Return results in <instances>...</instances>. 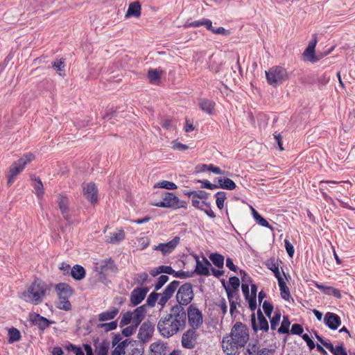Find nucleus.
Instances as JSON below:
<instances>
[{
    "label": "nucleus",
    "mask_w": 355,
    "mask_h": 355,
    "mask_svg": "<svg viewBox=\"0 0 355 355\" xmlns=\"http://www.w3.org/2000/svg\"><path fill=\"white\" fill-rule=\"evenodd\" d=\"M187 313L180 305L172 306L170 313L162 318L157 324V329L161 335L169 338L183 329L186 326Z\"/></svg>",
    "instance_id": "f257e3e1"
},
{
    "label": "nucleus",
    "mask_w": 355,
    "mask_h": 355,
    "mask_svg": "<svg viewBox=\"0 0 355 355\" xmlns=\"http://www.w3.org/2000/svg\"><path fill=\"white\" fill-rule=\"evenodd\" d=\"M249 331L246 325L237 322L233 326L230 335L224 337L222 341L223 351L227 355H234L239 348L243 347L249 340Z\"/></svg>",
    "instance_id": "f03ea898"
},
{
    "label": "nucleus",
    "mask_w": 355,
    "mask_h": 355,
    "mask_svg": "<svg viewBox=\"0 0 355 355\" xmlns=\"http://www.w3.org/2000/svg\"><path fill=\"white\" fill-rule=\"evenodd\" d=\"M47 285L40 279H35L26 291L20 295V298L26 302L37 305L40 304L47 291Z\"/></svg>",
    "instance_id": "7ed1b4c3"
},
{
    "label": "nucleus",
    "mask_w": 355,
    "mask_h": 355,
    "mask_svg": "<svg viewBox=\"0 0 355 355\" xmlns=\"http://www.w3.org/2000/svg\"><path fill=\"white\" fill-rule=\"evenodd\" d=\"M268 83L276 87L289 78L286 69L280 66H274L265 71Z\"/></svg>",
    "instance_id": "20e7f679"
},
{
    "label": "nucleus",
    "mask_w": 355,
    "mask_h": 355,
    "mask_svg": "<svg viewBox=\"0 0 355 355\" xmlns=\"http://www.w3.org/2000/svg\"><path fill=\"white\" fill-rule=\"evenodd\" d=\"M35 159V155L33 153H28L24 154L17 162H15L10 167L9 174L8 175V185L10 187L15 181V177L19 174L26 164L30 163Z\"/></svg>",
    "instance_id": "39448f33"
},
{
    "label": "nucleus",
    "mask_w": 355,
    "mask_h": 355,
    "mask_svg": "<svg viewBox=\"0 0 355 355\" xmlns=\"http://www.w3.org/2000/svg\"><path fill=\"white\" fill-rule=\"evenodd\" d=\"M55 290L59 299L57 307L64 311L70 310L71 305L69 299L73 293L72 288L67 284L60 283L56 285Z\"/></svg>",
    "instance_id": "423d86ee"
},
{
    "label": "nucleus",
    "mask_w": 355,
    "mask_h": 355,
    "mask_svg": "<svg viewBox=\"0 0 355 355\" xmlns=\"http://www.w3.org/2000/svg\"><path fill=\"white\" fill-rule=\"evenodd\" d=\"M175 297L178 303L177 305L184 307V306L189 304L194 297L192 284L185 283L180 286L177 291Z\"/></svg>",
    "instance_id": "0eeeda50"
},
{
    "label": "nucleus",
    "mask_w": 355,
    "mask_h": 355,
    "mask_svg": "<svg viewBox=\"0 0 355 355\" xmlns=\"http://www.w3.org/2000/svg\"><path fill=\"white\" fill-rule=\"evenodd\" d=\"M153 205L158 207L173 209L183 207L184 206V202L180 201L178 197L172 193L168 192L164 193L161 201L154 203Z\"/></svg>",
    "instance_id": "6e6552de"
},
{
    "label": "nucleus",
    "mask_w": 355,
    "mask_h": 355,
    "mask_svg": "<svg viewBox=\"0 0 355 355\" xmlns=\"http://www.w3.org/2000/svg\"><path fill=\"white\" fill-rule=\"evenodd\" d=\"M187 317L191 329H198L203 322L201 311L193 304L189 306Z\"/></svg>",
    "instance_id": "1a4fd4ad"
},
{
    "label": "nucleus",
    "mask_w": 355,
    "mask_h": 355,
    "mask_svg": "<svg viewBox=\"0 0 355 355\" xmlns=\"http://www.w3.org/2000/svg\"><path fill=\"white\" fill-rule=\"evenodd\" d=\"M179 285L180 282L174 280L166 287L163 293H159L157 304L160 306L161 309L164 308L168 300L173 296Z\"/></svg>",
    "instance_id": "9d476101"
},
{
    "label": "nucleus",
    "mask_w": 355,
    "mask_h": 355,
    "mask_svg": "<svg viewBox=\"0 0 355 355\" xmlns=\"http://www.w3.org/2000/svg\"><path fill=\"white\" fill-rule=\"evenodd\" d=\"M198 336L197 329H189L182 336L181 342L182 347L189 349H193L197 344Z\"/></svg>",
    "instance_id": "9b49d317"
},
{
    "label": "nucleus",
    "mask_w": 355,
    "mask_h": 355,
    "mask_svg": "<svg viewBox=\"0 0 355 355\" xmlns=\"http://www.w3.org/2000/svg\"><path fill=\"white\" fill-rule=\"evenodd\" d=\"M251 323L254 332H257L258 330L266 332L268 331L269 326L268 320L263 316L261 309L257 311V319H256L254 313L252 314Z\"/></svg>",
    "instance_id": "f8f14e48"
},
{
    "label": "nucleus",
    "mask_w": 355,
    "mask_h": 355,
    "mask_svg": "<svg viewBox=\"0 0 355 355\" xmlns=\"http://www.w3.org/2000/svg\"><path fill=\"white\" fill-rule=\"evenodd\" d=\"M83 193L85 198L94 205L98 201V189L96 184L93 182L83 183L82 184Z\"/></svg>",
    "instance_id": "ddd939ff"
},
{
    "label": "nucleus",
    "mask_w": 355,
    "mask_h": 355,
    "mask_svg": "<svg viewBox=\"0 0 355 355\" xmlns=\"http://www.w3.org/2000/svg\"><path fill=\"white\" fill-rule=\"evenodd\" d=\"M179 236H175L171 241L167 243H159L154 245L153 250L161 251L163 255L171 253L180 243Z\"/></svg>",
    "instance_id": "4468645a"
},
{
    "label": "nucleus",
    "mask_w": 355,
    "mask_h": 355,
    "mask_svg": "<svg viewBox=\"0 0 355 355\" xmlns=\"http://www.w3.org/2000/svg\"><path fill=\"white\" fill-rule=\"evenodd\" d=\"M195 259L196 261L195 272L198 275H209V267H210L211 265L210 262L207 260V259L205 257H202L203 263L200 261L199 257L198 256H195Z\"/></svg>",
    "instance_id": "2eb2a0df"
},
{
    "label": "nucleus",
    "mask_w": 355,
    "mask_h": 355,
    "mask_svg": "<svg viewBox=\"0 0 355 355\" xmlns=\"http://www.w3.org/2000/svg\"><path fill=\"white\" fill-rule=\"evenodd\" d=\"M324 322L330 329L335 330L341 324V319L337 314L327 312L324 315Z\"/></svg>",
    "instance_id": "dca6fc26"
},
{
    "label": "nucleus",
    "mask_w": 355,
    "mask_h": 355,
    "mask_svg": "<svg viewBox=\"0 0 355 355\" xmlns=\"http://www.w3.org/2000/svg\"><path fill=\"white\" fill-rule=\"evenodd\" d=\"M148 289L147 288H136L130 294V302L133 306L140 304L145 298Z\"/></svg>",
    "instance_id": "f3484780"
},
{
    "label": "nucleus",
    "mask_w": 355,
    "mask_h": 355,
    "mask_svg": "<svg viewBox=\"0 0 355 355\" xmlns=\"http://www.w3.org/2000/svg\"><path fill=\"white\" fill-rule=\"evenodd\" d=\"M154 327L150 322H144L139 330L138 338L143 342L149 340L153 333Z\"/></svg>",
    "instance_id": "a211bd4d"
},
{
    "label": "nucleus",
    "mask_w": 355,
    "mask_h": 355,
    "mask_svg": "<svg viewBox=\"0 0 355 355\" xmlns=\"http://www.w3.org/2000/svg\"><path fill=\"white\" fill-rule=\"evenodd\" d=\"M30 318L32 323L34 325L37 326L41 330H44L51 324L53 323V321L49 320L47 318L40 315L38 313H33L30 316Z\"/></svg>",
    "instance_id": "6ab92c4d"
},
{
    "label": "nucleus",
    "mask_w": 355,
    "mask_h": 355,
    "mask_svg": "<svg viewBox=\"0 0 355 355\" xmlns=\"http://www.w3.org/2000/svg\"><path fill=\"white\" fill-rule=\"evenodd\" d=\"M57 203L58 205L59 209L67 220H69V199L66 196L59 194L57 198Z\"/></svg>",
    "instance_id": "aec40b11"
},
{
    "label": "nucleus",
    "mask_w": 355,
    "mask_h": 355,
    "mask_svg": "<svg viewBox=\"0 0 355 355\" xmlns=\"http://www.w3.org/2000/svg\"><path fill=\"white\" fill-rule=\"evenodd\" d=\"M168 352L167 345L161 341L153 343L150 346V355H166Z\"/></svg>",
    "instance_id": "412c9836"
},
{
    "label": "nucleus",
    "mask_w": 355,
    "mask_h": 355,
    "mask_svg": "<svg viewBox=\"0 0 355 355\" xmlns=\"http://www.w3.org/2000/svg\"><path fill=\"white\" fill-rule=\"evenodd\" d=\"M131 312L132 314L133 324L136 326H139L145 317L146 313V305H141Z\"/></svg>",
    "instance_id": "4be33fe9"
},
{
    "label": "nucleus",
    "mask_w": 355,
    "mask_h": 355,
    "mask_svg": "<svg viewBox=\"0 0 355 355\" xmlns=\"http://www.w3.org/2000/svg\"><path fill=\"white\" fill-rule=\"evenodd\" d=\"M315 286L318 288L322 293L329 295H333L337 298L341 297V294L339 290L334 288L331 286H324L323 284H319L317 282H314Z\"/></svg>",
    "instance_id": "5701e85b"
},
{
    "label": "nucleus",
    "mask_w": 355,
    "mask_h": 355,
    "mask_svg": "<svg viewBox=\"0 0 355 355\" xmlns=\"http://www.w3.org/2000/svg\"><path fill=\"white\" fill-rule=\"evenodd\" d=\"M279 262L281 263V261L272 258L268 260L266 263L267 268L272 271L278 282L279 279H284L279 269Z\"/></svg>",
    "instance_id": "b1692460"
},
{
    "label": "nucleus",
    "mask_w": 355,
    "mask_h": 355,
    "mask_svg": "<svg viewBox=\"0 0 355 355\" xmlns=\"http://www.w3.org/2000/svg\"><path fill=\"white\" fill-rule=\"evenodd\" d=\"M119 313V309L112 307L106 311L102 312L98 315V320L104 322L114 319Z\"/></svg>",
    "instance_id": "393cba45"
},
{
    "label": "nucleus",
    "mask_w": 355,
    "mask_h": 355,
    "mask_svg": "<svg viewBox=\"0 0 355 355\" xmlns=\"http://www.w3.org/2000/svg\"><path fill=\"white\" fill-rule=\"evenodd\" d=\"M125 239V232L123 230H119L115 232H110L107 236V241L110 243H116Z\"/></svg>",
    "instance_id": "a878e982"
},
{
    "label": "nucleus",
    "mask_w": 355,
    "mask_h": 355,
    "mask_svg": "<svg viewBox=\"0 0 355 355\" xmlns=\"http://www.w3.org/2000/svg\"><path fill=\"white\" fill-rule=\"evenodd\" d=\"M85 270L80 265H75L71 269V275L76 280H81L85 277Z\"/></svg>",
    "instance_id": "bb28decb"
},
{
    "label": "nucleus",
    "mask_w": 355,
    "mask_h": 355,
    "mask_svg": "<svg viewBox=\"0 0 355 355\" xmlns=\"http://www.w3.org/2000/svg\"><path fill=\"white\" fill-rule=\"evenodd\" d=\"M162 71L159 69H150L148 72L149 82L152 84H158L160 81Z\"/></svg>",
    "instance_id": "cd10ccee"
},
{
    "label": "nucleus",
    "mask_w": 355,
    "mask_h": 355,
    "mask_svg": "<svg viewBox=\"0 0 355 355\" xmlns=\"http://www.w3.org/2000/svg\"><path fill=\"white\" fill-rule=\"evenodd\" d=\"M199 106L202 111L211 114L214 110L215 103L208 99H201L199 102Z\"/></svg>",
    "instance_id": "c85d7f7f"
},
{
    "label": "nucleus",
    "mask_w": 355,
    "mask_h": 355,
    "mask_svg": "<svg viewBox=\"0 0 355 355\" xmlns=\"http://www.w3.org/2000/svg\"><path fill=\"white\" fill-rule=\"evenodd\" d=\"M141 14V5L138 1L131 3L129 6L126 16L139 17Z\"/></svg>",
    "instance_id": "c756f323"
},
{
    "label": "nucleus",
    "mask_w": 355,
    "mask_h": 355,
    "mask_svg": "<svg viewBox=\"0 0 355 355\" xmlns=\"http://www.w3.org/2000/svg\"><path fill=\"white\" fill-rule=\"evenodd\" d=\"M278 285L279 287L280 294H281L282 297L284 300L288 301L291 297L289 288L286 286V284L284 279H279V281L278 282Z\"/></svg>",
    "instance_id": "7c9ffc66"
},
{
    "label": "nucleus",
    "mask_w": 355,
    "mask_h": 355,
    "mask_svg": "<svg viewBox=\"0 0 355 355\" xmlns=\"http://www.w3.org/2000/svg\"><path fill=\"white\" fill-rule=\"evenodd\" d=\"M218 188H222L227 190H233L236 188V184L231 179L225 178H218Z\"/></svg>",
    "instance_id": "2f4dec72"
},
{
    "label": "nucleus",
    "mask_w": 355,
    "mask_h": 355,
    "mask_svg": "<svg viewBox=\"0 0 355 355\" xmlns=\"http://www.w3.org/2000/svg\"><path fill=\"white\" fill-rule=\"evenodd\" d=\"M211 24V21L209 19L202 18L200 20H196L194 21H192L191 23H187L185 26L187 28L190 27H199L200 26H204L205 28H210Z\"/></svg>",
    "instance_id": "473e14b6"
},
{
    "label": "nucleus",
    "mask_w": 355,
    "mask_h": 355,
    "mask_svg": "<svg viewBox=\"0 0 355 355\" xmlns=\"http://www.w3.org/2000/svg\"><path fill=\"white\" fill-rule=\"evenodd\" d=\"M209 259L218 268H222L224 265V257L218 253H211L209 256Z\"/></svg>",
    "instance_id": "72a5a7b5"
},
{
    "label": "nucleus",
    "mask_w": 355,
    "mask_h": 355,
    "mask_svg": "<svg viewBox=\"0 0 355 355\" xmlns=\"http://www.w3.org/2000/svg\"><path fill=\"white\" fill-rule=\"evenodd\" d=\"M109 349L110 342L107 340H103L96 346L95 352L96 355H108Z\"/></svg>",
    "instance_id": "f704fd0d"
},
{
    "label": "nucleus",
    "mask_w": 355,
    "mask_h": 355,
    "mask_svg": "<svg viewBox=\"0 0 355 355\" xmlns=\"http://www.w3.org/2000/svg\"><path fill=\"white\" fill-rule=\"evenodd\" d=\"M227 297L230 301V312L231 315H233L234 313V311L236 310V307L238 305L237 297L235 296L234 292H231L227 289Z\"/></svg>",
    "instance_id": "c9c22d12"
},
{
    "label": "nucleus",
    "mask_w": 355,
    "mask_h": 355,
    "mask_svg": "<svg viewBox=\"0 0 355 355\" xmlns=\"http://www.w3.org/2000/svg\"><path fill=\"white\" fill-rule=\"evenodd\" d=\"M304 56L311 62H315L319 60L322 56V55L315 56V49L312 46H307L304 52Z\"/></svg>",
    "instance_id": "e433bc0d"
},
{
    "label": "nucleus",
    "mask_w": 355,
    "mask_h": 355,
    "mask_svg": "<svg viewBox=\"0 0 355 355\" xmlns=\"http://www.w3.org/2000/svg\"><path fill=\"white\" fill-rule=\"evenodd\" d=\"M130 342L128 340H123L119 343L117 346L112 352L111 355H122L125 354V349L128 347Z\"/></svg>",
    "instance_id": "4c0bfd02"
},
{
    "label": "nucleus",
    "mask_w": 355,
    "mask_h": 355,
    "mask_svg": "<svg viewBox=\"0 0 355 355\" xmlns=\"http://www.w3.org/2000/svg\"><path fill=\"white\" fill-rule=\"evenodd\" d=\"M33 187L35 190L36 195L38 198H42L44 195V187L41 180L38 178H35L33 182Z\"/></svg>",
    "instance_id": "58836bf2"
},
{
    "label": "nucleus",
    "mask_w": 355,
    "mask_h": 355,
    "mask_svg": "<svg viewBox=\"0 0 355 355\" xmlns=\"http://www.w3.org/2000/svg\"><path fill=\"white\" fill-rule=\"evenodd\" d=\"M155 187L163 188L168 190H174L177 189V186L175 183L167 180H162L156 183L155 184Z\"/></svg>",
    "instance_id": "ea45409f"
},
{
    "label": "nucleus",
    "mask_w": 355,
    "mask_h": 355,
    "mask_svg": "<svg viewBox=\"0 0 355 355\" xmlns=\"http://www.w3.org/2000/svg\"><path fill=\"white\" fill-rule=\"evenodd\" d=\"M8 336V342L10 343L18 341L21 338V334L19 331L13 327L9 329Z\"/></svg>",
    "instance_id": "a19ab883"
},
{
    "label": "nucleus",
    "mask_w": 355,
    "mask_h": 355,
    "mask_svg": "<svg viewBox=\"0 0 355 355\" xmlns=\"http://www.w3.org/2000/svg\"><path fill=\"white\" fill-rule=\"evenodd\" d=\"M129 324H133V318L131 311H127L123 314L120 321V327H123Z\"/></svg>",
    "instance_id": "79ce46f5"
},
{
    "label": "nucleus",
    "mask_w": 355,
    "mask_h": 355,
    "mask_svg": "<svg viewBox=\"0 0 355 355\" xmlns=\"http://www.w3.org/2000/svg\"><path fill=\"white\" fill-rule=\"evenodd\" d=\"M216 203L219 209H222L224 207V202L226 199V193L223 191H219L216 193Z\"/></svg>",
    "instance_id": "37998d69"
},
{
    "label": "nucleus",
    "mask_w": 355,
    "mask_h": 355,
    "mask_svg": "<svg viewBox=\"0 0 355 355\" xmlns=\"http://www.w3.org/2000/svg\"><path fill=\"white\" fill-rule=\"evenodd\" d=\"M291 322L288 316H284L281 327L278 329V332L280 334H288L289 331V327Z\"/></svg>",
    "instance_id": "c03bdc74"
},
{
    "label": "nucleus",
    "mask_w": 355,
    "mask_h": 355,
    "mask_svg": "<svg viewBox=\"0 0 355 355\" xmlns=\"http://www.w3.org/2000/svg\"><path fill=\"white\" fill-rule=\"evenodd\" d=\"M98 327L103 329L105 331H110L115 329L117 327V322L112 321L107 323H101L98 324Z\"/></svg>",
    "instance_id": "a18cd8bd"
},
{
    "label": "nucleus",
    "mask_w": 355,
    "mask_h": 355,
    "mask_svg": "<svg viewBox=\"0 0 355 355\" xmlns=\"http://www.w3.org/2000/svg\"><path fill=\"white\" fill-rule=\"evenodd\" d=\"M159 293L153 292L151 293L147 297L146 304L147 305L153 307L155 305V303L157 302L159 298Z\"/></svg>",
    "instance_id": "49530a36"
},
{
    "label": "nucleus",
    "mask_w": 355,
    "mask_h": 355,
    "mask_svg": "<svg viewBox=\"0 0 355 355\" xmlns=\"http://www.w3.org/2000/svg\"><path fill=\"white\" fill-rule=\"evenodd\" d=\"M168 277L165 275H162L157 278V281L155 285V291L159 290L167 282Z\"/></svg>",
    "instance_id": "de8ad7c7"
},
{
    "label": "nucleus",
    "mask_w": 355,
    "mask_h": 355,
    "mask_svg": "<svg viewBox=\"0 0 355 355\" xmlns=\"http://www.w3.org/2000/svg\"><path fill=\"white\" fill-rule=\"evenodd\" d=\"M113 261L111 259H105L102 261L99 265L101 272L106 271L107 269H110L113 266Z\"/></svg>",
    "instance_id": "09e8293b"
},
{
    "label": "nucleus",
    "mask_w": 355,
    "mask_h": 355,
    "mask_svg": "<svg viewBox=\"0 0 355 355\" xmlns=\"http://www.w3.org/2000/svg\"><path fill=\"white\" fill-rule=\"evenodd\" d=\"M137 327L138 326H136L135 324H133L124 328L122 331L123 335L126 337L132 335L136 331Z\"/></svg>",
    "instance_id": "8fccbe9b"
},
{
    "label": "nucleus",
    "mask_w": 355,
    "mask_h": 355,
    "mask_svg": "<svg viewBox=\"0 0 355 355\" xmlns=\"http://www.w3.org/2000/svg\"><path fill=\"white\" fill-rule=\"evenodd\" d=\"M254 220L257 224H259L261 226L270 228V230L272 229L269 223L265 218H263L260 214L259 216H257V217L254 218Z\"/></svg>",
    "instance_id": "3c124183"
},
{
    "label": "nucleus",
    "mask_w": 355,
    "mask_h": 355,
    "mask_svg": "<svg viewBox=\"0 0 355 355\" xmlns=\"http://www.w3.org/2000/svg\"><path fill=\"white\" fill-rule=\"evenodd\" d=\"M207 30L210 31L211 33L217 35H226L229 34V31L226 29H225L223 27H219L217 28H215L212 26V24H211V28H207Z\"/></svg>",
    "instance_id": "603ef678"
},
{
    "label": "nucleus",
    "mask_w": 355,
    "mask_h": 355,
    "mask_svg": "<svg viewBox=\"0 0 355 355\" xmlns=\"http://www.w3.org/2000/svg\"><path fill=\"white\" fill-rule=\"evenodd\" d=\"M247 353L248 355H258L259 354V347L257 345L250 343L247 347Z\"/></svg>",
    "instance_id": "864d4df0"
},
{
    "label": "nucleus",
    "mask_w": 355,
    "mask_h": 355,
    "mask_svg": "<svg viewBox=\"0 0 355 355\" xmlns=\"http://www.w3.org/2000/svg\"><path fill=\"white\" fill-rule=\"evenodd\" d=\"M53 67L58 71H63L64 68V60L59 59L56 60L53 62Z\"/></svg>",
    "instance_id": "5fc2aeb1"
},
{
    "label": "nucleus",
    "mask_w": 355,
    "mask_h": 355,
    "mask_svg": "<svg viewBox=\"0 0 355 355\" xmlns=\"http://www.w3.org/2000/svg\"><path fill=\"white\" fill-rule=\"evenodd\" d=\"M263 309L266 315L268 318H270L271 313H272V310H273L272 305L269 302L264 301L263 303Z\"/></svg>",
    "instance_id": "6e6d98bb"
},
{
    "label": "nucleus",
    "mask_w": 355,
    "mask_h": 355,
    "mask_svg": "<svg viewBox=\"0 0 355 355\" xmlns=\"http://www.w3.org/2000/svg\"><path fill=\"white\" fill-rule=\"evenodd\" d=\"M281 318V314L277 313H275L273 317L270 319V327L272 329H275L277 326L279 324Z\"/></svg>",
    "instance_id": "4d7b16f0"
},
{
    "label": "nucleus",
    "mask_w": 355,
    "mask_h": 355,
    "mask_svg": "<svg viewBox=\"0 0 355 355\" xmlns=\"http://www.w3.org/2000/svg\"><path fill=\"white\" fill-rule=\"evenodd\" d=\"M291 332L295 335H301L303 333V328L301 324H294L292 325Z\"/></svg>",
    "instance_id": "13d9d810"
},
{
    "label": "nucleus",
    "mask_w": 355,
    "mask_h": 355,
    "mask_svg": "<svg viewBox=\"0 0 355 355\" xmlns=\"http://www.w3.org/2000/svg\"><path fill=\"white\" fill-rule=\"evenodd\" d=\"M334 355H347L343 345L334 346L333 351H330Z\"/></svg>",
    "instance_id": "bf43d9fd"
},
{
    "label": "nucleus",
    "mask_w": 355,
    "mask_h": 355,
    "mask_svg": "<svg viewBox=\"0 0 355 355\" xmlns=\"http://www.w3.org/2000/svg\"><path fill=\"white\" fill-rule=\"evenodd\" d=\"M315 337L317 340L327 349H328L329 351H333L334 349V345L331 343H328L322 339V338L317 334H315Z\"/></svg>",
    "instance_id": "052dcab7"
},
{
    "label": "nucleus",
    "mask_w": 355,
    "mask_h": 355,
    "mask_svg": "<svg viewBox=\"0 0 355 355\" xmlns=\"http://www.w3.org/2000/svg\"><path fill=\"white\" fill-rule=\"evenodd\" d=\"M202 167H207V171H211L215 174H223V173L219 167L215 166L213 164H209V165L202 164Z\"/></svg>",
    "instance_id": "680f3d73"
},
{
    "label": "nucleus",
    "mask_w": 355,
    "mask_h": 355,
    "mask_svg": "<svg viewBox=\"0 0 355 355\" xmlns=\"http://www.w3.org/2000/svg\"><path fill=\"white\" fill-rule=\"evenodd\" d=\"M285 243V248L286 250V252L290 257H293L294 254V247L293 245L290 243V241L287 239L284 240Z\"/></svg>",
    "instance_id": "e2e57ef3"
},
{
    "label": "nucleus",
    "mask_w": 355,
    "mask_h": 355,
    "mask_svg": "<svg viewBox=\"0 0 355 355\" xmlns=\"http://www.w3.org/2000/svg\"><path fill=\"white\" fill-rule=\"evenodd\" d=\"M148 275L146 272H141L137 275V282L141 285L144 284L148 279Z\"/></svg>",
    "instance_id": "0e129e2a"
},
{
    "label": "nucleus",
    "mask_w": 355,
    "mask_h": 355,
    "mask_svg": "<svg viewBox=\"0 0 355 355\" xmlns=\"http://www.w3.org/2000/svg\"><path fill=\"white\" fill-rule=\"evenodd\" d=\"M159 269L161 273L172 275L175 272V270L169 266H160Z\"/></svg>",
    "instance_id": "69168bd1"
},
{
    "label": "nucleus",
    "mask_w": 355,
    "mask_h": 355,
    "mask_svg": "<svg viewBox=\"0 0 355 355\" xmlns=\"http://www.w3.org/2000/svg\"><path fill=\"white\" fill-rule=\"evenodd\" d=\"M229 282L234 290H238L240 285V281L237 277H230L229 279Z\"/></svg>",
    "instance_id": "338daca9"
},
{
    "label": "nucleus",
    "mask_w": 355,
    "mask_h": 355,
    "mask_svg": "<svg viewBox=\"0 0 355 355\" xmlns=\"http://www.w3.org/2000/svg\"><path fill=\"white\" fill-rule=\"evenodd\" d=\"M302 338L306 343L307 345L309 346V347L311 349H313L315 348V345L313 343V341L311 339V338L309 337V336L308 334H304L302 336Z\"/></svg>",
    "instance_id": "774afa93"
}]
</instances>
